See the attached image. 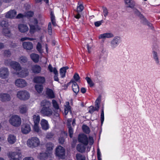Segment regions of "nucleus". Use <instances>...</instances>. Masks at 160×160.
<instances>
[{
	"instance_id": "63",
	"label": "nucleus",
	"mask_w": 160,
	"mask_h": 160,
	"mask_svg": "<svg viewBox=\"0 0 160 160\" xmlns=\"http://www.w3.org/2000/svg\"><path fill=\"white\" fill-rule=\"evenodd\" d=\"M101 101V97L100 96H99L97 99L96 101L95 102V103L100 104V102Z\"/></svg>"
},
{
	"instance_id": "29",
	"label": "nucleus",
	"mask_w": 160,
	"mask_h": 160,
	"mask_svg": "<svg viewBox=\"0 0 160 160\" xmlns=\"http://www.w3.org/2000/svg\"><path fill=\"white\" fill-rule=\"evenodd\" d=\"M77 150L81 153L84 152L86 150V147L81 144H79L77 146Z\"/></svg>"
},
{
	"instance_id": "51",
	"label": "nucleus",
	"mask_w": 160,
	"mask_h": 160,
	"mask_svg": "<svg viewBox=\"0 0 160 160\" xmlns=\"http://www.w3.org/2000/svg\"><path fill=\"white\" fill-rule=\"evenodd\" d=\"M84 9V7L82 4H80L77 7V11L78 12H81Z\"/></svg>"
},
{
	"instance_id": "40",
	"label": "nucleus",
	"mask_w": 160,
	"mask_h": 160,
	"mask_svg": "<svg viewBox=\"0 0 160 160\" xmlns=\"http://www.w3.org/2000/svg\"><path fill=\"white\" fill-rule=\"evenodd\" d=\"M53 147L54 145L51 142H48L46 144L47 149L48 151L52 150Z\"/></svg>"
},
{
	"instance_id": "25",
	"label": "nucleus",
	"mask_w": 160,
	"mask_h": 160,
	"mask_svg": "<svg viewBox=\"0 0 160 160\" xmlns=\"http://www.w3.org/2000/svg\"><path fill=\"white\" fill-rule=\"evenodd\" d=\"M29 72L27 69H24L18 73V76L22 78L25 77L28 75Z\"/></svg>"
},
{
	"instance_id": "48",
	"label": "nucleus",
	"mask_w": 160,
	"mask_h": 160,
	"mask_svg": "<svg viewBox=\"0 0 160 160\" xmlns=\"http://www.w3.org/2000/svg\"><path fill=\"white\" fill-rule=\"evenodd\" d=\"M89 109L88 112L91 114H92L94 111H96V109L92 106H91L89 107Z\"/></svg>"
},
{
	"instance_id": "41",
	"label": "nucleus",
	"mask_w": 160,
	"mask_h": 160,
	"mask_svg": "<svg viewBox=\"0 0 160 160\" xmlns=\"http://www.w3.org/2000/svg\"><path fill=\"white\" fill-rule=\"evenodd\" d=\"M27 58L25 56H22L20 57L19 61L21 63H25L27 61Z\"/></svg>"
},
{
	"instance_id": "44",
	"label": "nucleus",
	"mask_w": 160,
	"mask_h": 160,
	"mask_svg": "<svg viewBox=\"0 0 160 160\" xmlns=\"http://www.w3.org/2000/svg\"><path fill=\"white\" fill-rule=\"evenodd\" d=\"M52 102L53 106L55 109L57 110L59 109V105L56 100L53 99L52 101Z\"/></svg>"
},
{
	"instance_id": "5",
	"label": "nucleus",
	"mask_w": 160,
	"mask_h": 160,
	"mask_svg": "<svg viewBox=\"0 0 160 160\" xmlns=\"http://www.w3.org/2000/svg\"><path fill=\"white\" fill-rule=\"evenodd\" d=\"M17 96L20 99L25 100L29 99L30 97V94L26 91L22 90L18 91L17 92Z\"/></svg>"
},
{
	"instance_id": "38",
	"label": "nucleus",
	"mask_w": 160,
	"mask_h": 160,
	"mask_svg": "<svg viewBox=\"0 0 160 160\" xmlns=\"http://www.w3.org/2000/svg\"><path fill=\"white\" fill-rule=\"evenodd\" d=\"M76 158L77 160H85L86 159L85 156L80 153H77L76 154Z\"/></svg>"
},
{
	"instance_id": "55",
	"label": "nucleus",
	"mask_w": 160,
	"mask_h": 160,
	"mask_svg": "<svg viewBox=\"0 0 160 160\" xmlns=\"http://www.w3.org/2000/svg\"><path fill=\"white\" fill-rule=\"evenodd\" d=\"M73 77L75 80L76 81H78L80 78L79 74L77 73L74 74Z\"/></svg>"
},
{
	"instance_id": "36",
	"label": "nucleus",
	"mask_w": 160,
	"mask_h": 160,
	"mask_svg": "<svg viewBox=\"0 0 160 160\" xmlns=\"http://www.w3.org/2000/svg\"><path fill=\"white\" fill-rule=\"evenodd\" d=\"M33 120L34 121V124H38L40 120V118L39 116V115H33Z\"/></svg>"
},
{
	"instance_id": "17",
	"label": "nucleus",
	"mask_w": 160,
	"mask_h": 160,
	"mask_svg": "<svg viewBox=\"0 0 160 160\" xmlns=\"http://www.w3.org/2000/svg\"><path fill=\"white\" fill-rule=\"evenodd\" d=\"M18 28L20 32L22 33H25L28 30V28L26 25L21 24L18 25Z\"/></svg>"
},
{
	"instance_id": "20",
	"label": "nucleus",
	"mask_w": 160,
	"mask_h": 160,
	"mask_svg": "<svg viewBox=\"0 0 160 160\" xmlns=\"http://www.w3.org/2000/svg\"><path fill=\"white\" fill-rule=\"evenodd\" d=\"M41 105L42 108H50L51 105L50 102L44 100L41 102Z\"/></svg>"
},
{
	"instance_id": "10",
	"label": "nucleus",
	"mask_w": 160,
	"mask_h": 160,
	"mask_svg": "<svg viewBox=\"0 0 160 160\" xmlns=\"http://www.w3.org/2000/svg\"><path fill=\"white\" fill-rule=\"evenodd\" d=\"M33 81L34 83L42 84L45 82L46 80L44 77L37 76L34 77Z\"/></svg>"
},
{
	"instance_id": "18",
	"label": "nucleus",
	"mask_w": 160,
	"mask_h": 160,
	"mask_svg": "<svg viewBox=\"0 0 160 160\" xmlns=\"http://www.w3.org/2000/svg\"><path fill=\"white\" fill-rule=\"evenodd\" d=\"M17 14V12L14 10H11L8 12L5 15L7 18H13Z\"/></svg>"
},
{
	"instance_id": "35",
	"label": "nucleus",
	"mask_w": 160,
	"mask_h": 160,
	"mask_svg": "<svg viewBox=\"0 0 160 160\" xmlns=\"http://www.w3.org/2000/svg\"><path fill=\"white\" fill-rule=\"evenodd\" d=\"M65 108L64 109V113L66 115L68 112L69 111L71 112V110L70 108V106L69 105V102H66V105H65Z\"/></svg>"
},
{
	"instance_id": "8",
	"label": "nucleus",
	"mask_w": 160,
	"mask_h": 160,
	"mask_svg": "<svg viewBox=\"0 0 160 160\" xmlns=\"http://www.w3.org/2000/svg\"><path fill=\"white\" fill-rule=\"evenodd\" d=\"M15 84L18 87L23 88L27 86V82L24 79H18L15 81Z\"/></svg>"
},
{
	"instance_id": "6",
	"label": "nucleus",
	"mask_w": 160,
	"mask_h": 160,
	"mask_svg": "<svg viewBox=\"0 0 160 160\" xmlns=\"http://www.w3.org/2000/svg\"><path fill=\"white\" fill-rule=\"evenodd\" d=\"M9 156L12 160H20L22 154L20 152H12L9 153Z\"/></svg>"
},
{
	"instance_id": "64",
	"label": "nucleus",
	"mask_w": 160,
	"mask_h": 160,
	"mask_svg": "<svg viewBox=\"0 0 160 160\" xmlns=\"http://www.w3.org/2000/svg\"><path fill=\"white\" fill-rule=\"evenodd\" d=\"M23 160H34L32 157H26L24 158Z\"/></svg>"
},
{
	"instance_id": "45",
	"label": "nucleus",
	"mask_w": 160,
	"mask_h": 160,
	"mask_svg": "<svg viewBox=\"0 0 160 160\" xmlns=\"http://www.w3.org/2000/svg\"><path fill=\"white\" fill-rule=\"evenodd\" d=\"M104 121V107H102L101 109V121L102 124Z\"/></svg>"
},
{
	"instance_id": "43",
	"label": "nucleus",
	"mask_w": 160,
	"mask_h": 160,
	"mask_svg": "<svg viewBox=\"0 0 160 160\" xmlns=\"http://www.w3.org/2000/svg\"><path fill=\"white\" fill-rule=\"evenodd\" d=\"M36 27L33 25H30L29 32L31 34H33L36 31Z\"/></svg>"
},
{
	"instance_id": "39",
	"label": "nucleus",
	"mask_w": 160,
	"mask_h": 160,
	"mask_svg": "<svg viewBox=\"0 0 160 160\" xmlns=\"http://www.w3.org/2000/svg\"><path fill=\"white\" fill-rule=\"evenodd\" d=\"M34 15V12L33 11H29L26 12L24 14L25 17L29 18L33 17Z\"/></svg>"
},
{
	"instance_id": "62",
	"label": "nucleus",
	"mask_w": 160,
	"mask_h": 160,
	"mask_svg": "<svg viewBox=\"0 0 160 160\" xmlns=\"http://www.w3.org/2000/svg\"><path fill=\"white\" fill-rule=\"evenodd\" d=\"M52 23L53 25L54 26H56L57 25L56 23L55 18H54L53 17H52V18L51 19Z\"/></svg>"
},
{
	"instance_id": "23",
	"label": "nucleus",
	"mask_w": 160,
	"mask_h": 160,
	"mask_svg": "<svg viewBox=\"0 0 160 160\" xmlns=\"http://www.w3.org/2000/svg\"><path fill=\"white\" fill-rule=\"evenodd\" d=\"M126 5H128L127 7L133 8H134L135 2L133 0H124Z\"/></svg>"
},
{
	"instance_id": "54",
	"label": "nucleus",
	"mask_w": 160,
	"mask_h": 160,
	"mask_svg": "<svg viewBox=\"0 0 160 160\" xmlns=\"http://www.w3.org/2000/svg\"><path fill=\"white\" fill-rule=\"evenodd\" d=\"M42 46L41 43L39 42H38L37 45L36 49L40 53L42 52Z\"/></svg>"
},
{
	"instance_id": "3",
	"label": "nucleus",
	"mask_w": 160,
	"mask_h": 160,
	"mask_svg": "<svg viewBox=\"0 0 160 160\" xmlns=\"http://www.w3.org/2000/svg\"><path fill=\"white\" fill-rule=\"evenodd\" d=\"M55 154L59 159H63L65 158V150L62 147L58 146L56 148Z\"/></svg>"
},
{
	"instance_id": "46",
	"label": "nucleus",
	"mask_w": 160,
	"mask_h": 160,
	"mask_svg": "<svg viewBox=\"0 0 160 160\" xmlns=\"http://www.w3.org/2000/svg\"><path fill=\"white\" fill-rule=\"evenodd\" d=\"M48 34L51 35L52 34V25L51 23L50 22H49L48 23Z\"/></svg>"
},
{
	"instance_id": "30",
	"label": "nucleus",
	"mask_w": 160,
	"mask_h": 160,
	"mask_svg": "<svg viewBox=\"0 0 160 160\" xmlns=\"http://www.w3.org/2000/svg\"><path fill=\"white\" fill-rule=\"evenodd\" d=\"M2 33L5 36L9 38L10 37L12 36L10 30L8 28H3Z\"/></svg>"
},
{
	"instance_id": "32",
	"label": "nucleus",
	"mask_w": 160,
	"mask_h": 160,
	"mask_svg": "<svg viewBox=\"0 0 160 160\" xmlns=\"http://www.w3.org/2000/svg\"><path fill=\"white\" fill-rule=\"evenodd\" d=\"M48 158L47 154L45 152L40 153L38 156V158L41 160H45Z\"/></svg>"
},
{
	"instance_id": "13",
	"label": "nucleus",
	"mask_w": 160,
	"mask_h": 160,
	"mask_svg": "<svg viewBox=\"0 0 160 160\" xmlns=\"http://www.w3.org/2000/svg\"><path fill=\"white\" fill-rule=\"evenodd\" d=\"M67 136L68 133L66 132L62 131L58 139L59 143L61 144H63L65 141V138L67 137Z\"/></svg>"
},
{
	"instance_id": "47",
	"label": "nucleus",
	"mask_w": 160,
	"mask_h": 160,
	"mask_svg": "<svg viewBox=\"0 0 160 160\" xmlns=\"http://www.w3.org/2000/svg\"><path fill=\"white\" fill-rule=\"evenodd\" d=\"M8 26V22L2 20L1 21V26L2 27H5L6 28Z\"/></svg>"
},
{
	"instance_id": "7",
	"label": "nucleus",
	"mask_w": 160,
	"mask_h": 160,
	"mask_svg": "<svg viewBox=\"0 0 160 160\" xmlns=\"http://www.w3.org/2000/svg\"><path fill=\"white\" fill-rule=\"evenodd\" d=\"M78 142L87 146L88 143V140L87 136L84 134H80L78 137Z\"/></svg>"
},
{
	"instance_id": "52",
	"label": "nucleus",
	"mask_w": 160,
	"mask_h": 160,
	"mask_svg": "<svg viewBox=\"0 0 160 160\" xmlns=\"http://www.w3.org/2000/svg\"><path fill=\"white\" fill-rule=\"evenodd\" d=\"M11 52L9 50H5L4 51V55L7 57H9L11 55Z\"/></svg>"
},
{
	"instance_id": "49",
	"label": "nucleus",
	"mask_w": 160,
	"mask_h": 160,
	"mask_svg": "<svg viewBox=\"0 0 160 160\" xmlns=\"http://www.w3.org/2000/svg\"><path fill=\"white\" fill-rule=\"evenodd\" d=\"M33 129L35 132H38L39 131V129L38 127V124H34L33 127Z\"/></svg>"
},
{
	"instance_id": "9",
	"label": "nucleus",
	"mask_w": 160,
	"mask_h": 160,
	"mask_svg": "<svg viewBox=\"0 0 160 160\" xmlns=\"http://www.w3.org/2000/svg\"><path fill=\"white\" fill-rule=\"evenodd\" d=\"M21 131L24 134H27L31 131L30 125L27 123L23 124L21 127Z\"/></svg>"
},
{
	"instance_id": "2",
	"label": "nucleus",
	"mask_w": 160,
	"mask_h": 160,
	"mask_svg": "<svg viewBox=\"0 0 160 160\" xmlns=\"http://www.w3.org/2000/svg\"><path fill=\"white\" fill-rule=\"evenodd\" d=\"M9 122L13 126L18 127L21 125L22 121L19 116L17 115H14L10 118Z\"/></svg>"
},
{
	"instance_id": "4",
	"label": "nucleus",
	"mask_w": 160,
	"mask_h": 160,
	"mask_svg": "<svg viewBox=\"0 0 160 160\" xmlns=\"http://www.w3.org/2000/svg\"><path fill=\"white\" fill-rule=\"evenodd\" d=\"M6 65L10 66L16 71H19L21 69V67L19 63L15 61H10V60H6L4 62Z\"/></svg>"
},
{
	"instance_id": "19",
	"label": "nucleus",
	"mask_w": 160,
	"mask_h": 160,
	"mask_svg": "<svg viewBox=\"0 0 160 160\" xmlns=\"http://www.w3.org/2000/svg\"><path fill=\"white\" fill-rule=\"evenodd\" d=\"M46 93L50 98H54L55 97L54 92L51 89L47 88L46 92Z\"/></svg>"
},
{
	"instance_id": "33",
	"label": "nucleus",
	"mask_w": 160,
	"mask_h": 160,
	"mask_svg": "<svg viewBox=\"0 0 160 160\" xmlns=\"http://www.w3.org/2000/svg\"><path fill=\"white\" fill-rule=\"evenodd\" d=\"M27 109V107L25 105H23L19 107V111L22 114L26 113Z\"/></svg>"
},
{
	"instance_id": "57",
	"label": "nucleus",
	"mask_w": 160,
	"mask_h": 160,
	"mask_svg": "<svg viewBox=\"0 0 160 160\" xmlns=\"http://www.w3.org/2000/svg\"><path fill=\"white\" fill-rule=\"evenodd\" d=\"M103 13H104V16L106 17L108 14V11L106 8H103Z\"/></svg>"
},
{
	"instance_id": "22",
	"label": "nucleus",
	"mask_w": 160,
	"mask_h": 160,
	"mask_svg": "<svg viewBox=\"0 0 160 160\" xmlns=\"http://www.w3.org/2000/svg\"><path fill=\"white\" fill-rule=\"evenodd\" d=\"M1 100L3 102L9 101L11 99L10 95L6 93H1Z\"/></svg>"
},
{
	"instance_id": "14",
	"label": "nucleus",
	"mask_w": 160,
	"mask_h": 160,
	"mask_svg": "<svg viewBox=\"0 0 160 160\" xmlns=\"http://www.w3.org/2000/svg\"><path fill=\"white\" fill-rule=\"evenodd\" d=\"M9 74V72L7 68H2L1 69V77L3 78H7Z\"/></svg>"
},
{
	"instance_id": "12",
	"label": "nucleus",
	"mask_w": 160,
	"mask_h": 160,
	"mask_svg": "<svg viewBox=\"0 0 160 160\" xmlns=\"http://www.w3.org/2000/svg\"><path fill=\"white\" fill-rule=\"evenodd\" d=\"M41 69L40 66L37 64L32 65L31 66V70L32 72L35 74H38L40 73Z\"/></svg>"
},
{
	"instance_id": "50",
	"label": "nucleus",
	"mask_w": 160,
	"mask_h": 160,
	"mask_svg": "<svg viewBox=\"0 0 160 160\" xmlns=\"http://www.w3.org/2000/svg\"><path fill=\"white\" fill-rule=\"evenodd\" d=\"M153 57L154 59L155 60L156 62L157 63H159L158 58V57L157 53L155 51H153Z\"/></svg>"
},
{
	"instance_id": "31",
	"label": "nucleus",
	"mask_w": 160,
	"mask_h": 160,
	"mask_svg": "<svg viewBox=\"0 0 160 160\" xmlns=\"http://www.w3.org/2000/svg\"><path fill=\"white\" fill-rule=\"evenodd\" d=\"M30 57L34 62L37 63L38 62L39 56L38 54L32 53L30 55Z\"/></svg>"
},
{
	"instance_id": "37",
	"label": "nucleus",
	"mask_w": 160,
	"mask_h": 160,
	"mask_svg": "<svg viewBox=\"0 0 160 160\" xmlns=\"http://www.w3.org/2000/svg\"><path fill=\"white\" fill-rule=\"evenodd\" d=\"M82 129L83 132L86 134H88L90 132V128L86 125H83L82 126Z\"/></svg>"
},
{
	"instance_id": "27",
	"label": "nucleus",
	"mask_w": 160,
	"mask_h": 160,
	"mask_svg": "<svg viewBox=\"0 0 160 160\" xmlns=\"http://www.w3.org/2000/svg\"><path fill=\"white\" fill-rule=\"evenodd\" d=\"M8 141L10 144H13L16 142V137L13 135L10 134L8 136Z\"/></svg>"
},
{
	"instance_id": "26",
	"label": "nucleus",
	"mask_w": 160,
	"mask_h": 160,
	"mask_svg": "<svg viewBox=\"0 0 160 160\" xmlns=\"http://www.w3.org/2000/svg\"><path fill=\"white\" fill-rule=\"evenodd\" d=\"M68 68V67L66 66L63 67L60 69V74L62 78H63L65 77L67 70Z\"/></svg>"
},
{
	"instance_id": "15",
	"label": "nucleus",
	"mask_w": 160,
	"mask_h": 160,
	"mask_svg": "<svg viewBox=\"0 0 160 160\" xmlns=\"http://www.w3.org/2000/svg\"><path fill=\"white\" fill-rule=\"evenodd\" d=\"M120 42V38L118 36L115 37L111 42V46L112 47L114 48L117 46Z\"/></svg>"
},
{
	"instance_id": "24",
	"label": "nucleus",
	"mask_w": 160,
	"mask_h": 160,
	"mask_svg": "<svg viewBox=\"0 0 160 160\" xmlns=\"http://www.w3.org/2000/svg\"><path fill=\"white\" fill-rule=\"evenodd\" d=\"M41 124L42 129L46 130L49 128V125L48 121L45 119L41 120Z\"/></svg>"
},
{
	"instance_id": "16",
	"label": "nucleus",
	"mask_w": 160,
	"mask_h": 160,
	"mask_svg": "<svg viewBox=\"0 0 160 160\" xmlns=\"http://www.w3.org/2000/svg\"><path fill=\"white\" fill-rule=\"evenodd\" d=\"M22 46L24 49L27 50H31L33 48V45L32 42H25L22 43Z\"/></svg>"
},
{
	"instance_id": "28",
	"label": "nucleus",
	"mask_w": 160,
	"mask_h": 160,
	"mask_svg": "<svg viewBox=\"0 0 160 160\" xmlns=\"http://www.w3.org/2000/svg\"><path fill=\"white\" fill-rule=\"evenodd\" d=\"M114 35L111 33H106L100 34L99 37V39H104L106 38H110L114 37Z\"/></svg>"
},
{
	"instance_id": "21",
	"label": "nucleus",
	"mask_w": 160,
	"mask_h": 160,
	"mask_svg": "<svg viewBox=\"0 0 160 160\" xmlns=\"http://www.w3.org/2000/svg\"><path fill=\"white\" fill-rule=\"evenodd\" d=\"M72 83V88L73 91L77 94L79 91V86L77 82L74 81H73Z\"/></svg>"
},
{
	"instance_id": "1",
	"label": "nucleus",
	"mask_w": 160,
	"mask_h": 160,
	"mask_svg": "<svg viewBox=\"0 0 160 160\" xmlns=\"http://www.w3.org/2000/svg\"><path fill=\"white\" fill-rule=\"evenodd\" d=\"M27 144L29 147L33 148L40 145V141L38 138L36 137H32L28 140Z\"/></svg>"
},
{
	"instance_id": "58",
	"label": "nucleus",
	"mask_w": 160,
	"mask_h": 160,
	"mask_svg": "<svg viewBox=\"0 0 160 160\" xmlns=\"http://www.w3.org/2000/svg\"><path fill=\"white\" fill-rule=\"evenodd\" d=\"M54 134L52 133L48 132L47 133L46 138L48 139L52 138Z\"/></svg>"
},
{
	"instance_id": "34",
	"label": "nucleus",
	"mask_w": 160,
	"mask_h": 160,
	"mask_svg": "<svg viewBox=\"0 0 160 160\" xmlns=\"http://www.w3.org/2000/svg\"><path fill=\"white\" fill-rule=\"evenodd\" d=\"M35 88L36 90L39 93L42 92L43 89V86L42 84L35 85Z\"/></svg>"
},
{
	"instance_id": "59",
	"label": "nucleus",
	"mask_w": 160,
	"mask_h": 160,
	"mask_svg": "<svg viewBox=\"0 0 160 160\" xmlns=\"http://www.w3.org/2000/svg\"><path fill=\"white\" fill-rule=\"evenodd\" d=\"M97 158L98 160H102L101 158V154L99 149L98 148L97 150Z\"/></svg>"
},
{
	"instance_id": "53",
	"label": "nucleus",
	"mask_w": 160,
	"mask_h": 160,
	"mask_svg": "<svg viewBox=\"0 0 160 160\" xmlns=\"http://www.w3.org/2000/svg\"><path fill=\"white\" fill-rule=\"evenodd\" d=\"M69 136L71 138H72L73 135V129L72 127L68 128Z\"/></svg>"
},
{
	"instance_id": "60",
	"label": "nucleus",
	"mask_w": 160,
	"mask_h": 160,
	"mask_svg": "<svg viewBox=\"0 0 160 160\" xmlns=\"http://www.w3.org/2000/svg\"><path fill=\"white\" fill-rule=\"evenodd\" d=\"M27 40L32 41L33 40V39L32 38H28V37H24V38H22L20 39V41L22 42V41H24L26 40Z\"/></svg>"
},
{
	"instance_id": "61",
	"label": "nucleus",
	"mask_w": 160,
	"mask_h": 160,
	"mask_svg": "<svg viewBox=\"0 0 160 160\" xmlns=\"http://www.w3.org/2000/svg\"><path fill=\"white\" fill-rule=\"evenodd\" d=\"M25 17V15L22 13L18 14L16 17L17 19H20L23 18Z\"/></svg>"
},
{
	"instance_id": "42",
	"label": "nucleus",
	"mask_w": 160,
	"mask_h": 160,
	"mask_svg": "<svg viewBox=\"0 0 160 160\" xmlns=\"http://www.w3.org/2000/svg\"><path fill=\"white\" fill-rule=\"evenodd\" d=\"M85 79L87 80L88 84L89 85L90 87H92L94 86V83L90 78L88 77H87L85 78Z\"/></svg>"
},
{
	"instance_id": "56",
	"label": "nucleus",
	"mask_w": 160,
	"mask_h": 160,
	"mask_svg": "<svg viewBox=\"0 0 160 160\" xmlns=\"http://www.w3.org/2000/svg\"><path fill=\"white\" fill-rule=\"evenodd\" d=\"M103 20H102L100 21H98L94 22V25L95 27H98L103 23Z\"/></svg>"
},
{
	"instance_id": "11",
	"label": "nucleus",
	"mask_w": 160,
	"mask_h": 160,
	"mask_svg": "<svg viewBox=\"0 0 160 160\" xmlns=\"http://www.w3.org/2000/svg\"><path fill=\"white\" fill-rule=\"evenodd\" d=\"M41 112L44 116H50L52 114V110L50 108H42Z\"/></svg>"
}]
</instances>
